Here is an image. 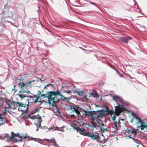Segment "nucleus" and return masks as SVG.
Segmentation results:
<instances>
[{
  "label": "nucleus",
  "mask_w": 147,
  "mask_h": 147,
  "mask_svg": "<svg viewBox=\"0 0 147 147\" xmlns=\"http://www.w3.org/2000/svg\"><path fill=\"white\" fill-rule=\"evenodd\" d=\"M84 115L88 117H90L92 119L91 121V122L92 123L93 126L95 127L96 126V123L94 122V118L93 117V115L94 113L90 111H86L84 109H81L80 111Z\"/></svg>",
  "instance_id": "obj_3"
},
{
  "label": "nucleus",
  "mask_w": 147,
  "mask_h": 147,
  "mask_svg": "<svg viewBox=\"0 0 147 147\" xmlns=\"http://www.w3.org/2000/svg\"><path fill=\"white\" fill-rule=\"evenodd\" d=\"M30 118L32 119L35 120V122L34 124L37 128L36 130L37 131L38 128L41 126V124L42 121L41 117L39 115H34L31 117Z\"/></svg>",
  "instance_id": "obj_5"
},
{
  "label": "nucleus",
  "mask_w": 147,
  "mask_h": 147,
  "mask_svg": "<svg viewBox=\"0 0 147 147\" xmlns=\"http://www.w3.org/2000/svg\"><path fill=\"white\" fill-rule=\"evenodd\" d=\"M78 119L79 120L82 121L83 119V118L82 116H80L79 117Z\"/></svg>",
  "instance_id": "obj_27"
},
{
  "label": "nucleus",
  "mask_w": 147,
  "mask_h": 147,
  "mask_svg": "<svg viewBox=\"0 0 147 147\" xmlns=\"http://www.w3.org/2000/svg\"><path fill=\"white\" fill-rule=\"evenodd\" d=\"M10 147V146H9V147Z\"/></svg>",
  "instance_id": "obj_37"
},
{
  "label": "nucleus",
  "mask_w": 147,
  "mask_h": 147,
  "mask_svg": "<svg viewBox=\"0 0 147 147\" xmlns=\"http://www.w3.org/2000/svg\"><path fill=\"white\" fill-rule=\"evenodd\" d=\"M74 128L76 129V130L78 131H79V133L82 134H84V132L85 130V129L83 128H80L79 127H76V126L74 125L72 126Z\"/></svg>",
  "instance_id": "obj_10"
},
{
  "label": "nucleus",
  "mask_w": 147,
  "mask_h": 147,
  "mask_svg": "<svg viewBox=\"0 0 147 147\" xmlns=\"http://www.w3.org/2000/svg\"><path fill=\"white\" fill-rule=\"evenodd\" d=\"M39 109H37L36 111H39Z\"/></svg>",
  "instance_id": "obj_33"
},
{
  "label": "nucleus",
  "mask_w": 147,
  "mask_h": 147,
  "mask_svg": "<svg viewBox=\"0 0 147 147\" xmlns=\"http://www.w3.org/2000/svg\"><path fill=\"white\" fill-rule=\"evenodd\" d=\"M39 102L41 103V104H43L45 105H50L51 103H49V100H48V102H47V101H45L44 100H42L40 101H39Z\"/></svg>",
  "instance_id": "obj_19"
},
{
  "label": "nucleus",
  "mask_w": 147,
  "mask_h": 147,
  "mask_svg": "<svg viewBox=\"0 0 147 147\" xmlns=\"http://www.w3.org/2000/svg\"><path fill=\"white\" fill-rule=\"evenodd\" d=\"M6 122V120L5 119L2 117L1 115L0 114V126L4 124Z\"/></svg>",
  "instance_id": "obj_13"
},
{
  "label": "nucleus",
  "mask_w": 147,
  "mask_h": 147,
  "mask_svg": "<svg viewBox=\"0 0 147 147\" xmlns=\"http://www.w3.org/2000/svg\"><path fill=\"white\" fill-rule=\"evenodd\" d=\"M32 98V100H33V101H34L36 99V98Z\"/></svg>",
  "instance_id": "obj_32"
},
{
  "label": "nucleus",
  "mask_w": 147,
  "mask_h": 147,
  "mask_svg": "<svg viewBox=\"0 0 147 147\" xmlns=\"http://www.w3.org/2000/svg\"><path fill=\"white\" fill-rule=\"evenodd\" d=\"M77 93L80 96H82L83 95V92L82 91H76L74 92V93Z\"/></svg>",
  "instance_id": "obj_22"
},
{
  "label": "nucleus",
  "mask_w": 147,
  "mask_h": 147,
  "mask_svg": "<svg viewBox=\"0 0 147 147\" xmlns=\"http://www.w3.org/2000/svg\"><path fill=\"white\" fill-rule=\"evenodd\" d=\"M116 71L117 72V73L118 74V75L120 77H122V76L121 75H119V73L118 72V71L117 70H116Z\"/></svg>",
  "instance_id": "obj_30"
},
{
  "label": "nucleus",
  "mask_w": 147,
  "mask_h": 147,
  "mask_svg": "<svg viewBox=\"0 0 147 147\" xmlns=\"http://www.w3.org/2000/svg\"><path fill=\"white\" fill-rule=\"evenodd\" d=\"M34 81V80H33L32 81H29L26 82L25 83H24L22 82H20V83H19V85L20 86L21 88H22L25 86H31L30 85V84L32 83Z\"/></svg>",
  "instance_id": "obj_8"
},
{
  "label": "nucleus",
  "mask_w": 147,
  "mask_h": 147,
  "mask_svg": "<svg viewBox=\"0 0 147 147\" xmlns=\"http://www.w3.org/2000/svg\"><path fill=\"white\" fill-rule=\"evenodd\" d=\"M116 117L115 116V115L113 116L112 117V120H113L114 121H115L116 120Z\"/></svg>",
  "instance_id": "obj_26"
},
{
  "label": "nucleus",
  "mask_w": 147,
  "mask_h": 147,
  "mask_svg": "<svg viewBox=\"0 0 147 147\" xmlns=\"http://www.w3.org/2000/svg\"><path fill=\"white\" fill-rule=\"evenodd\" d=\"M5 136L7 138V141H10L11 139H13V136L12 135V134H5Z\"/></svg>",
  "instance_id": "obj_12"
},
{
  "label": "nucleus",
  "mask_w": 147,
  "mask_h": 147,
  "mask_svg": "<svg viewBox=\"0 0 147 147\" xmlns=\"http://www.w3.org/2000/svg\"><path fill=\"white\" fill-rule=\"evenodd\" d=\"M126 135L129 138H131L134 140V141L138 144H140V142L136 139H134V138L136 135V132L133 130H127L126 131Z\"/></svg>",
  "instance_id": "obj_4"
},
{
  "label": "nucleus",
  "mask_w": 147,
  "mask_h": 147,
  "mask_svg": "<svg viewBox=\"0 0 147 147\" xmlns=\"http://www.w3.org/2000/svg\"><path fill=\"white\" fill-rule=\"evenodd\" d=\"M11 133L12 134V135L13 136V138L15 136H18L19 138H20L21 139L25 138L26 137V136H21L19 134H15L13 132H11Z\"/></svg>",
  "instance_id": "obj_15"
},
{
  "label": "nucleus",
  "mask_w": 147,
  "mask_h": 147,
  "mask_svg": "<svg viewBox=\"0 0 147 147\" xmlns=\"http://www.w3.org/2000/svg\"><path fill=\"white\" fill-rule=\"evenodd\" d=\"M87 136L90 138L91 139L95 140L98 139L99 138V136L98 135H96L93 133H88L87 134Z\"/></svg>",
  "instance_id": "obj_7"
},
{
  "label": "nucleus",
  "mask_w": 147,
  "mask_h": 147,
  "mask_svg": "<svg viewBox=\"0 0 147 147\" xmlns=\"http://www.w3.org/2000/svg\"><path fill=\"white\" fill-rule=\"evenodd\" d=\"M16 104L18 105V106H19V107L18 108V110L20 111H23V110H22V108H21L20 107H23L24 105V104H23L22 102H16Z\"/></svg>",
  "instance_id": "obj_16"
},
{
  "label": "nucleus",
  "mask_w": 147,
  "mask_h": 147,
  "mask_svg": "<svg viewBox=\"0 0 147 147\" xmlns=\"http://www.w3.org/2000/svg\"><path fill=\"white\" fill-rule=\"evenodd\" d=\"M113 98L116 101L117 105V106H115V107L117 109L118 113H115V115L118 116L120 112L126 111L127 108L124 106L127 105L128 103L125 102L121 98L117 96H113Z\"/></svg>",
  "instance_id": "obj_1"
},
{
  "label": "nucleus",
  "mask_w": 147,
  "mask_h": 147,
  "mask_svg": "<svg viewBox=\"0 0 147 147\" xmlns=\"http://www.w3.org/2000/svg\"><path fill=\"white\" fill-rule=\"evenodd\" d=\"M113 123L115 128H117L119 127L120 126V119H118L117 121H113Z\"/></svg>",
  "instance_id": "obj_14"
},
{
  "label": "nucleus",
  "mask_w": 147,
  "mask_h": 147,
  "mask_svg": "<svg viewBox=\"0 0 147 147\" xmlns=\"http://www.w3.org/2000/svg\"><path fill=\"white\" fill-rule=\"evenodd\" d=\"M65 92L67 93V94H70L71 91L68 90H65Z\"/></svg>",
  "instance_id": "obj_25"
},
{
  "label": "nucleus",
  "mask_w": 147,
  "mask_h": 147,
  "mask_svg": "<svg viewBox=\"0 0 147 147\" xmlns=\"http://www.w3.org/2000/svg\"><path fill=\"white\" fill-rule=\"evenodd\" d=\"M131 38L129 37H123L119 39V40L122 42L127 43L129 40L131 39Z\"/></svg>",
  "instance_id": "obj_11"
},
{
  "label": "nucleus",
  "mask_w": 147,
  "mask_h": 147,
  "mask_svg": "<svg viewBox=\"0 0 147 147\" xmlns=\"http://www.w3.org/2000/svg\"><path fill=\"white\" fill-rule=\"evenodd\" d=\"M41 96L43 97L44 98H45L46 97H47V96L45 94H41Z\"/></svg>",
  "instance_id": "obj_28"
},
{
  "label": "nucleus",
  "mask_w": 147,
  "mask_h": 147,
  "mask_svg": "<svg viewBox=\"0 0 147 147\" xmlns=\"http://www.w3.org/2000/svg\"><path fill=\"white\" fill-rule=\"evenodd\" d=\"M135 118L138 120V122L140 123V127L141 128V130H143L144 129H146L147 128V122H143L142 120L138 117H136Z\"/></svg>",
  "instance_id": "obj_6"
},
{
  "label": "nucleus",
  "mask_w": 147,
  "mask_h": 147,
  "mask_svg": "<svg viewBox=\"0 0 147 147\" xmlns=\"http://www.w3.org/2000/svg\"><path fill=\"white\" fill-rule=\"evenodd\" d=\"M73 109H74V111L78 115H79L80 114V111H79L78 109L74 108V107H73Z\"/></svg>",
  "instance_id": "obj_21"
},
{
  "label": "nucleus",
  "mask_w": 147,
  "mask_h": 147,
  "mask_svg": "<svg viewBox=\"0 0 147 147\" xmlns=\"http://www.w3.org/2000/svg\"><path fill=\"white\" fill-rule=\"evenodd\" d=\"M121 120H123L122 119H121Z\"/></svg>",
  "instance_id": "obj_35"
},
{
  "label": "nucleus",
  "mask_w": 147,
  "mask_h": 147,
  "mask_svg": "<svg viewBox=\"0 0 147 147\" xmlns=\"http://www.w3.org/2000/svg\"><path fill=\"white\" fill-rule=\"evenodd\" d=\"M58 95L61 96V99L62 100H67V98L64 97L59 92Z\"/></svg>",
  "instance_id": "obj_20"
},
{
  "label": "nucleus",
  "mask_w": 147,
  "mask_h": 147,
  "mask_svg": "<svg viewBox=\"0 0 147 147\" xmlns=\"http://www.w3.org/2000/svg\"><path fill=\"white\" fill-rule=\"evenodd\" d=\"M20 92H22L23 93H26L27 94H29L30 93V91H23L22 90Z\"/></svg>",
  "instance_id": "obj_24"
},
{
  "label": "nucleus",
  "mask_w": 147,
  "mask_h": 147,
  "mask_svg": "<svg viewBox=\"0 0 147 147\" xmlns=\"http://www.w3.org/2000/svg\"><path fill=\"white\" fill-rule=\"evenodd\" d=\"M20 93H22V92H21V93L20 92ZM22 93H23L22 92ZM23 94V93L20 94H18V95L19 96V97L20 98H25V97H26V96L24 94Z\"/></svg>",
  "instance_id": "obj_23"
},
{
  "label": "nucleus",
  "mask_w": 147,
  "mask_h": 147,
  "mask_svg": "<svg viewBox=\"0 0 147 147\" xmlns=\"http://www.w3.org/2000/svg\"><path fill=\"white\" fill-rule=\"evenodd\" d=\"M97 126L100 127V129L102 131H104L105 129L102 128V127L104 126V124L102 123V121L100 119H98L97 121Z\"/></svg>",
  "instance_id": "obj_9"
},
{
  "label": "nucleus",
  "mask_w": 147,
  "mask_h": 147,
  "mask_svg": "<svg viewBox=\"0 0 147 147\" xmlns=\"http://www.w3.org/2000/svg\"><path fill=\"white\" fill-rule=\"evenodd\" d=\"M59 93V91L51 92L48 93L47 97L49 103H51V102L54 103L56 101L55 100L57 99V97Z\"/></svg>",
  "instance_id": "obj_2"
},
{
  "label": "nucleus",
  "mask_w": 147,
  "mask_h": 147,
  "mask_svg": "<svg viewBox=\"0 0 147 147\" xmlns=\"http://www.w3.org/2000/svg\"><path fill=\"white\" fill-rule=\"evenodd\" d=\"M29 97L30 98H35L36 99L34 101H33V102L35 103H36L38 101V99L39 97L36 95H34L33 96H29Z\"/></svg>",
  "instance_id": "obj_18"
},
{
  "label": "nucleus",
  "mask_w": 147,
  "mask_h": 147,
  "mask_svg": "<svg viewBox=\"0 0 147 147\" xmlns=\"http://www.w3.org/2000/svg\"><path fill=\"white\" fill-rule=\"evenodd\" d=\"M138 147V146H137V147Z\"/></svg>",
  "instance_id": "obj_36"
},
{
  "label": "nucleus",
  "mask_w": 147,
  "mask_h": 147,
  "mask_svg": "<svg viewBox=\"0 0 147 147\" xmlns=\"http://www.w3.org/2000/svg\"><path fill=\"white\" fill-rule=\"evenodd\" d=\"M48 140H47V141H48Z\"/></svg>",
  "instance_id": "obj_34"
},
{
  "label": "nucleus",
  "mask_w": 147,
  "mask_h": 147,
  "mask_svg": "<svg viewBox=\"0 0 147 147\" xmlns=\"http://www.w3.org/2000/svg\"><path fill=\"white\" fill-rule=\"evenodd\" d=\"M71 117H74V115H71Z\"/></svg>",
  "instance_id": "obj_31"
},
{
  "label": "nucleus",
  "mask_w": 147,
  "mask_h": 147,
  "mask_svg": "<svg viewBox=\"0 0 147 147\" xmlns=\"http://www.w3.org/2000/svg\"><path fill=\"white\" fill-rule=\"evenodd\" d=\"M4 139V138L2 136H0V139L3 140Z\"/></svg>",
  "instance_id": "obj_29"
},
{
  "label": "nucleus",
  "mask_w": 147,
  "mask_h": 147,
  "mask_svg": "<svg viewBox=\"0 0 147 147\" xmlns=\"http://www.w3.org/2000/svg\"><path fill=\"white\" fill-rule=\"evenodd\" d=\"M49 130H51V129H53L54 130H57L58 131H61L63 132L64 131V130L63 129V128L62 127L61 128H59L58 127H57L56 128L51 127V128L48 129Z\"/></svg>",
  "instance_id": "obj_17"
}]
</instances>
